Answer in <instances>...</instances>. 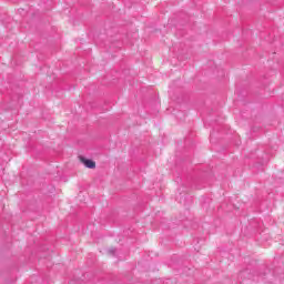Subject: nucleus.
<instances>
[{"label":"nucleus","mask_w":284,"mask_h":284,"mask_svg":"<svg viewBox=\"0 0 284 284\" xmlns=\"http://www.w3.org/2000/svg\"><path fill=\"white\" fill-rule=\"evenodd\" d=\"M81 162L83 163V165H85L89 170H94V168H97V162L90 160V159H85V158H81Z\"/></svg>","instance_id":"f257e3e1"},{"label":"nucleus","mask_w":284,"mask_h":284,"mask_svg":"<svg viewBox=\"0 0 284 284\" xmlns=\"http://www.w3.org/2000/svg\"><path fill=\"white\" fill-rule=\"evenodd\" d=\"M109 254H112V255L116 254V248H110Z\"/></svg>","instance_id":"f03ea898"}]
</instances>
